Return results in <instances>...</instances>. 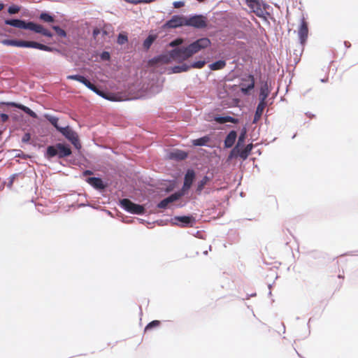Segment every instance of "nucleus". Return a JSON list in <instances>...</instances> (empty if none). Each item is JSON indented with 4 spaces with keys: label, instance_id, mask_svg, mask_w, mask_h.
<instances>
[{
    "label": "nucleus",
    "instance_id": "nucleus-5",
    "mask_svg": "<svg viewBox=\"0 0 358 358\" xmlns=\"http://www.w3.org/2000/svg\"><path fill=\"white\" fill-rule=\"evenodd\" d=\"M239 90L243 96H249L255 89V76L252 73H245L240 78Z\"/></svg>",
    "mask_w": 358,
    "mask_h": 358
},
{
    "label": "nucleus",
    "instance_id": "nucleus-57",
    "mask_svg": "<svg viewBox=\"0 0 358 358\" xmlns=\"http://www.w3.org/2000/svg\"><path fill=\"white\" fill-rule=\"evenodd\" d=\"M344 45H345V48L346 49H348V48H350L351 47V43L349 41H344Z\"/></svg>",
    "mask_w": 358,
    "mask_h": 358
},
{
    "label": "nucleus",
    "instance_id": "nucleus-17",
    "mask_svg": "<svg viewBox=\"0 0 358 358\" xmlns=\"http://www.w3.org/2000/svg\"><path fill=\"white\" fill-rule=\"evenodd\" d=\"M25 48H33L45 52H52L58 51L57 49L53 46L45 45L37 41L27 42L26 41Z\"/></svg>",
    "mask_w": 358,
    "mask_h": 358
},
{
    "label": "nucleus",
    "instance_id": "nucleus-31",
    "mask_svg": "<svg viewBox=\"0 0 358 358\" xmlns=\"http://www.w3.org/2000/svg\"><path fill=\"white\" fill-rule=\"evenodd\" d=\"M45 117L48 122L54 127L56 131L59 129L61 125L59 124V117L50 114H45Z\"/></svg>",
    "mask_w": 358,
    "mask_h": 358
},
{
    "label": "nucleus",
    "instance_id": "nucleus-42",
    "mask_svg": "<svg viewBox=\"0 0 358 358\" xmlns=\"http://www.w3.org/2000/svg\"><path fill=\"white\" fill-rule=\"evenodd\" d=\"M82 84L92 92L95 90V87L96 85V83L91 82L87 77L85 78V80L82 82Z\"/></svg>",
    "mask_w": 358,
    "mask_h": 358
},
{
    "label": "nucleus",
    "instance_id": "nucleus-7",
    "mask_svg": "<svg viewBox=\"0 0 358 358\" xmlns=\"http://www.w3.org/2000/svg\"><path fill=\"white\" fill-rule=\"evenodd\" d=\"M0 108H3L8 112L22 111L31 117H35L36 115V113L29 107L15 101H0Z\"/></svg>",
    "mask_w": 358,
    "mask_h": 358
},
{
    "label": "nucleus",
    "instance_id": "nucleus-25",
    "mask_svg": "<svg viewBox=\"0 0 358 358\" xmlns=\"http://www.w3.org/2000/svg\"><path fill=\"white\" fill-rule=\"evenodd\" d=\"M207 61L205 59L196 58L193 61H187L188 70L191 69H202L206 64Z\"/></svg>",
    "mask_w": 358,
    "mask_h": 358
},
{
    "label": "nucleus",
    "instance_id": "nucleus-61",
    "mask_svg": "<svg viewBox=\"0 0 358 358\" xmlns=\"http://www.w3.org/2000/svg\"><path fill=\"white\" fill-rule=\"evenodd\" d=\"M256 295H257L256 292L250 294H247L245 299H249L250 297L255 296Z\"/></svg>",
    "mask_w": 358,
    "mask_h": 358
},
{
    "label": "nucleus",
    "instance_id": "nucleus-13",
    "mask_svg": "<svg viewBox=\"0 0 358 358\" xmlns=\"http://www.w3.org/2000/svg\"><path fill=\"white\" fill-rule=\"evenodd\" d=\"M185 15L175 14L163 24L164 29H176L185 26Z\"/></svg>",
    "mask_w": 358,
    "mask_h": 358
},
{
    "label": "nucleus",
    "instance_id": "nucleus-27",
    "mask_svg": "<svg viewBox=\"0 0 358 358\" xmlns=\"http://www.w3.org/2000/svg\"><path fill=\"white\" fill-rule=\"evenodd\" d=\"M227 65V62L224 59H217L208 64V68L211 71H217L224 69Z\"/></svg>",
    "mask_w": 358,
    "mask_h": 358
},
{
    "label": "nucleus",
    "instance_id": "nucleus-19",
    "mask_svg": "<svg viewBox=\"0 0 358 358\" xmlns=\"http://www.w3.org/2000/svg\"><path fill=\"white\" fill-rule=\"evenodd\" d=\"M0 43L6 46L25 48L26 41L16 38H6L0 41Z\"/></svg>",
    "mask_w": 358,
    "mask_h": 358
},
{
    "label": "nucleus",
    "instance_id": "nucleus-35",
    "mask_svg": "<svg viewBox=\"0 0 358 358\" xmlns=\"http://www.w3.org/2000/svg\"><path fill=\"white\" fill-rule=\"evenodd\" d=\"M174 200V198L173 196H169L166 197L165 199L160 201L157 204V207L158 208H165L168 206L169 203L172 202Z\"/></svg>",
    "mask_w": 358,
    "mask_h": 358
},
{
    "label": "nucleus",
    "instance_id": "nucleus-64",
    "mask_svg": "<svg viewBox=\"0 0 358 358\" xmlns=\"http://www.w3.org/2000/svg\"><path fill=\"white\" fill-rule=\"evenodd\" d=\"M164 222V220H157V221H156V222H157L158 224H161V225H162V224H163Z\"/></svg>",
    "mask_w": 358,
    "mask_h": 358
},
{
    "label": "nucleus",
    "instance_id": "nucleus-62",
    "mask_svg": "<svg viewBox=\"0 0 358 358\" xmlns=\"http://www.w3.org/2000/svg\"><path fill=\"white\" fill-rule=\"evenodd\" d=\"M329 81V78H324L320 79V82L323 83H326Z\"/></svg>",
    "mask_w": 358,
    "mask_h": 358
},
{
    "label": "nucleus",
    "instance_id": "nucleus-9",
    "mask_svg": "<svg viewBox=\"0 0 358 358\" xmlns=\"http://www.w3.org/2000/svg\"><path fill=\"white\" fill-rule=\"evenodd\" d=\"M211 45V41L206 36L199 38L187 45L190 54L193 55L198 52L208 48Z\"/></svg>",
    "mask_w": 358,
    "mask_h": 358
},
{
    "label": "nucleus",
    "instance_id": "nucleus-45",
    "mask_svg": "<svg viewBox=\"0 0 358 358\" xmlns=\"http://www.w3.org/2000/svg\"><path fill=\"white\" fill-rule=\"evenodd\" d=\"M260 8L262 10V11L264 13H265V17L268 15H270L269 12L268 11V10L269 9H272L271 6L270 5H268L265 1L264 0H262V3H261V5H260Z\"/></svg>",
    "mask_w": 358,
    "mask_h": 358
},
{
    "label": "nucleus",
    "instance_id": "nucleus-47",
    "mask_svg": "<svg viewBox=\"0 0 358 358\" xmlns=\"http://www.w3.org/2000/svg\"><path fill=\"white\" fill-rule=\"evenodd\" d=\"M125 2L132 4L148 3L156 0H124Z\"/></svg>",
    "mask_w": 358,
    "mask_h": 358
},
{
    "label": "nucleus",
    "instance_id": "nucleus-18",
    "mask_svg": "<svg viewBox=\"0 0 358 358\" xmlns=\"http://www.w3.org/2000/svg\"><path fill=\"white\" fill-rule=\"evenodd\" d=\"M93 92L99 96L100 97L110 101H114V96L111 93L108 92L106 89L102 87L101 86L96 85L95 87V90H94Z\"/></svg>",
    "mask_w": 358,
    "mask_h": 358
},
{
    "label": "nucleus",
    "instance_id": "nucleus-34",
    "mask_svg": "<svg viewBox=\"0 0 358 358\" xmlns=\"http://www.w3.org/2000/svg\"><path fill=\"white\" fill-rule=\"evenodd\" d=\"M87 76L85 75H84L83 73H78L76 74L68 75L66 76V78L68 80H76V81H78V82L82 83V82L85 80V78Z\"/></svg>",
    "mask_w": 358,
    "mask_h": 358
},
{
    "label": "nucleus",
    "instance_id": "nucleus-26",
    "mask_svg": "<svg viewBox=\"0 0 358 358\" xmlns=\"http://www.w3.org/2000/svg\"><path fill=\"white\" fill-rule=\"evenodd\" d=\"M210 180L211 178L208 175H205L204 176H203V178L201 180H199L196 183L195 189L196 193L200 195L203 190L204 186L207 185L210 181Z\"/></svg>",
    "mask_w": 358,
    "mask_h": 358
},
{
    "label": "nucleus",
    "instance_id": "nucleus-33",
    "mask_svg": "<svg viewBox=\"0 0 358 358\" xmlns=\"http://www.w3.org/2000/svg\"><path fill=\"white\" fill-rule=\"evenodd\" d=\"M128 34L125 31H121L118 34L116 42L118 45H122L128 42Z\"/></svg>",
    "mask_w": 358,
    "mask_h": 358
},
{
    "label": "nucleus",
    "instance_id": "nucleus-37",
    "mask_svg": "<svg viewBox=\"0 0 358 358\" xmlns=\"http://www.w3.org/2000/svg\"><path fill=\"white\" fill-rule=\"evenodd\" d=\"M229 157L230 159H241V148L238 146L232 148Z\"/></svg>",
    "mask_w": 358,
    "mask_h": 358
},
{
    "label": "nucleus",
    "instance_id": "nucleus-2",
    "mask_svg": "<svg viewBox=\"0 0 358 358\" xmlns=\"http://www.w3.org/2000/svg\"><path fill=\"white\" fill-rule=\"evenodd\" d=\"M44 157L49 162L54 158L63 159L72 156V151L69 144L64 142L56 143L48 145L43 151Z\"/></svg>",
    "mask_w": 358,
    "mask_h": 358
},
{
    "label": "nucleus",
    "instance_id": "nucleus-36",
    "mask_svg": "<svg viewBox=\"0 0 358 358\" xmlns=\"http://www.w3.org/2000/svg\"><path fill=\"white\" fill-rule=\"evenodd\" d=\"M52 29L55 31V33L63 38H68L67 33L65 30L57 25H54L52 27Z\"/></svg>",
    "mask_w": 358,
    "mask_h": 358
},
{
    "label": "nucleus",
    "instance_id": "nucleus-39",
    "mask_svg": "<svg viewBox=\"0 0 358 358\" xmlns=\"http://www.w3.org/2000/svg\"><path fill=\"white\" fill-rule=\"evenodd\" d=\"M10 152H16L15 157H19L22 159H27L29 157L28 154L23 152L21 150L13 149L9 151Z\"/></svg>",
    "mask_w": 358,
    "mask_h": 358
},
{
    "label": "nucleus",
    "instance_id": "nucleus-30",
    "mask_svg": "<svg viewBox=\"0 0 358 358\" xmlns=\"http://www.w3.org/2000/svg\"><path fill=\"white\" fill-rule=\"evenodd\" d=\"M265 106H266V103H262L258 102V103L256 106V109H255L254 117H253V120H252L253 123H255L259 120Z\"/></svg>",
    "mask_w": 358,
    "mask_h": 358
},
{
    "label": "nucleus",
    "instance_id": "nucleus-54",
    "mask_svg": "<svg viewBox=\"0 0 358 358\" xmlns=\"http://www.w3.org/2000/svg\"><path fill=\"white\" fill-rule=\"evenodd\" d=\"M173 6L175 8L179 7V6H185V1H173Z\"/></svg>",
    "mask_w": 358,
    "mask_h": 358
},
{
    "label": "nucleus",
    "instance_id": "nucleus-29",
    "mask_svg": "<svg viewBox=\"0 0 358 358\" xmlns=\"http://www.w3.org/2000/svg\"><path fill=\"white\" fill-rule=\"evenodd\" d=\"M39 19L45 22H53L55 20V15L48 10H42L39 15Z\"/></svg>",
    "mask_w": 358,
    "mask_h": 358
},
{
    "label": "nucleus",
    "instance_id": "nucleus-12",
    "mask_svg": "<svg viewBox=\"0 0 358 358\" xmlns=\"http://www.w3.org/2000/svg\"><path fill=\"white\" fill-rule=\"evenodd\" d=\"M196 176V172L192 168H188L184 175L183 184L182 185L181 195L188 194Z\"/></svg>",
    "mask_w": 358,
    "mask_h": 358
},
{
    "label": "nucleus",
    "instance_id": "nucleus-15",
    "mask_svg": "<svg viewBox=\"0 0 358 358\" xmlns=\"http://www.w3.org/2000/svg\"><path fill=\"white\" fill-rule=\"evenodd\" d=\"M244 3L250 8L258 17L265 18V13L260 8L262 0H243Z\"/></svg>",
    "mask_w": 358,
    "mask_h": 358
},
{
    "label": "nucleus",
    "instance_id": "nucleus-14",
    "mask_svg": "<svg viewBox=\"0 0 358 358\" xmlns=\"http://www.w3.org/2000/svg\"><path fill=\"white\" fill-rule=\"evenodd\" d=\"M188 157V153L185 150L178 148H173L169 150L166 153V158L169 160H184Z\"/></svg>",
    "mask_w": 358,
    "mask_h": 358
},
{
    "label": "nucleus",
    "instance_id": "nucleus-56",
    "mask_svg": "<svg viewBox=\"0 0 358 358\" xmlns=\"http://www.w3.org/2000/svg\"><path fill=\"white\" fill-rule=\"evenodd\" d=\"M23 10L22 15L24 16H29V10L27 8H22Z\"/></svg>",
    "mask_w": 358,
    "mask_h": 358
},
{
    "label": "nucleus",
    "instance_id": "nucleus-4",
    "mask_svg": "<svg viewBox=\"0 0 358 358\" xmlns=\"http://www.w3.org/2000/svg\"><path fill=\"white\" fill-rule=\"evenodd\" d=\"M166 222H169L173 226L190 227H193L197 222L196 214L189 213L186 215H175L170 220H166Z\"/></svg>",
    "mask_w": 358,
    "mask_h": 358
},
{
    "label": "nucleus",
    "instance_id": "nucleus-41",
    "mask_svg": "<svg viewBox=\"0 0 358 358\" xmlns=\"http://www.w3.org/2000/svg\"><path fill=\"white\" fill-rule=\"evenodd\" d=\"M82 84L92 92L95 90V87L96 85V83L91 82L87 77L85 78V80L82 82Z\"/></svg>",
    "mask_w": 358,
    "mask_h": 358
},
{
    "label": "nucleus",
    "instance_id": "nucleus-11",
    "mask_svg": "<svg viewBox=\"0 0 358 358\" xmlns=\"http://www.w3.org/2000/svg\"><path fill=\"white\" fill-rule=\"evenodd\" d=\"M299 42L302 47H304L308 38V22L304 14L302 15L298 27Z\"/></svg>",
    "mask_w": 358,
    "mask_h": 358
},
{
    "label": "nucleus",
    "instance_id": "nucleus-24",
    "mask_svg": "<svg viewBox=\"0 0 358 358\" xmlns=\"http://www.w3.org/2000/svg\"><path fill=\"white\" fill-rule=\"evenodd\" d=\"M210 140V138L208 135H204L201 137L192 139L191 143L192 145L194 147L208 146Z\"/></svg>",
    "mask_w": 358,
    "mask_h": 358
},
{
    "label": "nucleus",
    "instance_id": "nucleus-53",
    "mask_svg": "<svg viewBox=\"0 0 358 358\" xmlns=\"http://www.w3.org/2000/svg\"><path fill=\"white\" fill-rule=\"evenodd\" d=\"M8 118V115L4 112H0V120L6 122Z\"/></svg>",
    "mask_w": 358,
    "mask_h": 358
},
{
    "label": "nucleus",
    "instance_id": "nucleus-23",
    "mask_svg": "<svg viewBox=\"0 0 358 358\" xmlns=\"http://www.w3.org/2000/svg\"><path fill=\"white\" fill-rule=\"evenodd\" d=\"M237 134L235 130H231L224 140V146L226 148H231L235 143Z\"/></svg>",
    "mask_w": 358,
    "mask_h": 358
},
{
    "label": "nucleus",
    "instance_id": "nucleus-50",
    "mask_svg": "<svg viewBox=\"0 0 358 358\" xmlns=\"http://www.w3.org/2000/svg\"><path fill=\"white\" fill-rule=\"evenodd\" d=\"M101 34V28L94 27L92 29V38L94 41L99 40V36Z\"/></svg>",
    "mask_w": 358,
    "mask_h": 358
},
{
    "label": "nucleus",
    "instance_id": "nucleus-58",
    "mask_svg": "<svg viewBox=\"0 0 358 358\" xmlns=\"http://www.w3.org/2000/svg\"><path fill=\"white\" fill-rule=\"evenodd\" d=\"M100 35H101V37L104 38L108 35V33L106 31L101 29V34Z\"/></svg>",
    "mask_w": 358,
    "mask_h": 358
},
{
    "label": "nucleus",
    "instance_id": "nucleus-20",
    "mask_svg": "<svg viewBox=\"0 0 358 358\" xmlns=\"http://www.w3.org/2000/svg\"><path fill=\"white\" fill-rule=\"evenodd\" d=\"M271 93L266 81H264L259 88V103H266V100Z\"/></svg>",
    "mask_w": 358,
    "mask_h": 358
},
{
    "label": "nucleus",
    "instance_id": "nucleus-16",
    "mask_svg": "<svg viewBox=\"0 0 358 358\" xmlns=\"http://www.w3.org/2000/svg\"><path fill=\"white\" fill-rule=\"evenodd\" d=\"M28 20L21 18H6L3 20V24L13 28L26 30Z\"/></svg>",
    "mask_w": 358,
    "mask_h": 358
},
{
    "label": "nucleus",
    "instance_id": "nucleus-59",
    "mask_svg": "<svg viewBox=\"0 0 358 358\" xmlns=\"http://www.w3.org/2000/svg\"><path fill=\"white\" fill-rule=\"evenodd\" d=\"M305 115H306L307 117H315V114H313V113H310V112H308H308H306V113H305Z\"/></svg>",
    "mask_w": 358,
    "mask_h": 358
},
{
    "label": "nucleus",
    "instance_id": "nucleus-55",
    "mask_svg": "<svg viewBox=\"0 0 358 358\" xmlns=\"http://www.w3.org/2000/svg\"><path fill=\"white\" fill-rule=\"evenodd\" d=\"M243 143H244V139L243 137L240 136L238 138V143H237V145L236 146H238V147H242L243 145Z\"/></svg>",
    "mask_w": 358,
    "mask_h": 358
},
{
    "label": "nucleus",
    "instance_id": "nucleus-21",
    "mask_svg": "<svg viewBox=\"0 0 358 358\" xmlns=\"http://www.w3.org/2000/svg\"><path fill=\"white\" fill-rule=\"evenodd\" d=\"M213 120L217 122V123H225V122H230L232 124H235L238 122V119L231 116L229 115H225V114H221V115H216L213 117Z\"/></svg>",
    "mask_w": 358,
    "mask_h": 358
},
{
    "label": "nucleus",
    "instance_id": "nucleus-40",
    "mask_svg": "<svg viewBox=\"0 0 358 358\" xmlns=\"http://www.w3.org/2000/svg\"><path fill=\"white\" fill-rule=\"evenodd\" d=\"M82 84L92 92L95 90V87L96 85V83L91 82L87 77L85 78V80L82 82Z\"/></svg>",
    "mask_w": 358,
    "mask_h": 358
},
{
    "label": "nucleus",
    "instance_id": "nucleus-44",
    "mask_svg": "<svg viewBox=\"0 0 358 358\" xmlns=\"http://www.w3.org/2000/svg\"><path fill=\"white\" fill-rule=\"evenodd\" d=\"M20 174H22V173H13L8 178V181L6 184L8 188L11 189L13 187L15 178H17Z\"/></svg>",
    "mask_w": 358,
    "mask_h": 358
},
{
    "label": "nucleus",
    "instance_id": "nucleus-1",
    "mask_svg": "<svg viewBox=\"0 0 358 358\" xmlns=\"http://www.w3.org/2000/svg\"><path fill=\"white\" fill-rule=\"evenodd\" d=\"M190 54L187 45L176 47L172 49L164 51L159 55L154 56L150 61L154 63L166 64L176 62H182L190 57Z\"/></svg>",
    "mask_w": 358,
    "mask_h": 358
},
{
    "label": "nucleus",
    "instance_id": "nucleus-46",
    "mask_svg": "<svg viewBox=\"0 0 358 358\" xmlns=\"http://www.w3.org/2000/svg\"><path fill=\"white\" fill-rule=\"evenodd\" d=\"M239 86L238 85H225V88L226 90L230 91L231 93L233 94H237L238 92H240V90H239Z\"/></svg>",
    "mask_w": 358,
    "mask_h": 358
},
{
    "label": "nucleus",
    "instance_id": "nucleus-60",
    "mask_svg": "<svg viewBox=\"0 0 358 358\" xmlns=\"http://www.w3.org/2000/svg\"><path fill=\"white\" fill-rule=\"evenodd\" d=\"M92 171H91V170H90V169H87V170H85V171L83 173V176L88 175V174L90 175V174H92Z\"/></svg>",
    "mask_w": 358,
    "mask_h": 358
},
{
    "label": "nucleus",
    "instance_id": "nucleus-63",
    "mask_svg": "<svg viewBox=\"0 0 358 358\" xmlns=\"http://www.w3.org/2000/svg\"><path fill=\"white\" fill-rule=\"evenodd\" d=\"M80 206H89V207H92L89 203H81L80 204Z\"/></svg>",
    "mask_w": 358,
    "mask_h": 358
},
{
    "label": "nucleus",
    "instance_id": "nucleus-3",
    "mask_svg": "<svg viewBox=\"0 0 358 358\" xmlns=\"http://www.w3.org/2000/svg\"><path fill=\"white\" fill-rule=\"evenodd\" d=\"M185 26L195 29H203L207 27L206 14L191 13L185 15Z\"/></svg>",
    "mask_w": 358,
    "mask_h": 358
},
{
    "label": "nucleus",
    "instance_id": "nucleus-10",
    "mask_svg": "<svg viewBox=\"0 0 358 358\" xmlns=\"http://www.w3.org/2000/svg\"><path fill=\"white\" fill-rule=\"evenodd\" d=\"M117 205L124 211L134 215H141L143 210L141 204L126 199L120 200Z\"/></svg>",
    "mask_w": 358,
    "mask_h": 358
},
{
    "label": "nucleus",
    "instance_id": "nucleus-48",
    "mask_svg": "<svg viewBox=\"0 0 358 358\" xmlns=\"http://www.w3.org/2000/svg\"><path fill=\"white\" fill-rule=\"evenodd\" d=\"M100 58L103 61H109L110 59V53L107 50H103L100 53Z\"/></svg>",
    "mask_w": 358,
    "mask_h": 358
},
{
    "label": "nucleus",
    "instance_id": "nucleus-52",
    "mask_svg": "<svg viewBox=\"0 0 358 358\" xmlns=\"http://www.w3.org/2000/svg\"><path fill=\"white\" fill-rule=\"evenodd\" d=\"M42 35H43L45 37H48V38H52L53 37V34L50 30H48V29H45V27L43 29V31L42 33Z\"/></svg>",
    "mask_w": 358,
    "mask_h": 358
},
{
    "label": "nucleus",
    "instance_id": "nucleus-6",
    "mask_svg": "<svg viewBox=\"0 0 358 358\" xmlns=\"http://www.w3.org/2000/svg\"><path fill=\"white\" fill-rule=\"evenodd\" d=\"M68 140L76 150H80L82 145L77 132L70 125L61 126L57 131Z\"/></svg>",
    "mask_w": 358,
    "mask_h": 358
},
{
    "label": "nucleus",
    "instance_id": "nucleus-38",
    "mask_svg": "<svg viewBox=\"0 0 358 358\" xmlns=\"http://www.w3.org/2000/svg\"><path fill=\"white\" fill-rule=\"evenodd\" d=\"M22 8V6L12 3L8 7L7 12L9 15H14L16 12L21 10Z\"/></svg>",
    "mask_w": 358,
    "mask_h": 358
},
{
    "label": "nucleus",
    "instance_id": "nucleus-22",
    "mask_svg": "<svg viewBox=\"0 0 358 358\" xmlns=\"http://www.w3.org/2000/svg\"><path fill=\"white\" fill-rule=\"evenodd\" d=\"M169 74L180 73L188 71V66L187 62H180L178 64H175L171 66L169 69Z\"/></svg>",
    "mask_w": 358,
    "mask_h": 358
},
{
    "label": "nucleus",
    "instance_id": "nucleus-32",
    "mask_svg": "<svg viewBox=\"0 0 358 358\" xmlns=\"http://www.w3.org/2000/svg\"><path fill=\"white\" fill-rule=\"evenodd\" d=\"M161 325V321L157 320H154L146 324L144 329V331H152L157 328H158Z\"/></svg>",
    "mask_w": 358,
    "mask_h": 358
},
{
    "label": "nucleus",
    "instance_id": "nucleus-51",
    "mask_svg": "<svg viewBox=\"0 0 358 358\" xmlns=\"http://www.w3.org/2000/svg\"><path fill=\"white\" fill-rule=\"evenodd\" d=\"M30 138H31V136H30L29 133L26 132V133H24L23 134L22 137V139H21V141L23 143L29 144V141H30Z\"/></svg>",
    "mask_w": 358,
    "mask_h": 358
},
{
    "label": "nucleus",
    "instance_id": "nucleus-28",
    "mask_svg": "<svg viewBox=\"0 0 358 358\" xmlns=\"http://www.w3.org/2000/svg\"><path fill=\"white\" fill-rule=\"evenodd\" d=\"M27 24V25L26 30H29V31H34L36 34H42V33L43 31V29H44V27L43 26L38 24L36 22L31 21V20H28Z\"/></svg>",
    "mask_w": 358,
    "mask_h": 358
},
{
    "label": "nucleus",
    "instance_id": "nucleus-43",
    "mask_svg": "<svg viewBox=\"0 0 358 358\" xmlns=\"http://www.w3.org/2000/svg\"><path fill=\"white\" fill-rule=\"evenodd\" d=\"M251 152V147H246L244 149L241 148V159L245 160Z\"/></svg>",
    "mask_w": 358,
    "mask_h": 358
},
{
    "label": "nucleus",
    "instance_id": "nucleus-49",
    "mask_svg": "<svg viewBox=\"0 0 358 358\" xmlns=\"http://www.w3.org/2000/svg\"><path fill=\"white\" fill-rule=\"evenodd\" d=\"M152 38L150 36L147 37L143 42V46L145 49H149L152 44Z\"/></svg>",
    "mask_w": 358,
    "mask_h": 358
},
{
    "label": "nucleus",
    "instance_id": "nucleus-8",
    "mask_svg": "<svg viewBox=\"0 0 358 358\" xmlns=\"http://www.w3.org/2000/svg\"><path fill=\"white\" fill-rule=\"evenodd\" d=\"M85 181L95 190L102 192L110 187V182L106 178L98 175L87 178Z\"/></svg>",
    "mask_w": 358,
    "mask_h": 358
}]
</instances>
